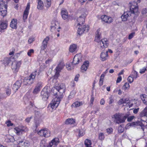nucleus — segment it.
Returning a JSON list of instances; mask_svg holds the SVG:
<instances>
[{"mask_svg": "<svg viewBox=\"0 0 147 147\" xmlns=\"http://www.w3.org/2000/svg\"><path fill=\"white\" fill-rule=\"evenodd\" d=\"M5 140L6 142H16L14 137L9 135H6L5 138Z\"/></svg>", "mask_w": 147, "mask_h": 147, "instance_id": "obj_24", "label": "nucleus"}, {"mask_svg": "<svg viewBox=\"0 0 147 147\" xmlns=\"http://www.w3.org/2000/svg\"><path fill=\"white\" fill-rule=\"evenodd\" d=\"M128 116V114L125 115L122 113H117L113 115L112 118L114 119L116 123L119 124L124 123Z\"/></svg>", "mask_w": 147, "mask_h": 147, "instance_id": "obj_3", "label": "nucleus"}, {"mask_svg": "<svg viewBox=\"0 0 147 147\" xmlns=\"http://www.w3.org/2000/svg\"><path fill=\"white\" fill-rule=\"evenodd\" d=\"M135 34V32H133L131 33L129 35L128 37V38L129 39H131L134 36Z\"/></svg>", "mask_w": 147, "mask_h": 147, "instance_id": "obj_57", "label": "nucleus"}, {"mask_svg": "<svg viewBox=\"0 0 147 147\" xmlns=\"http://www.w3.org/2000/svg\"><path fill=\"white\" fill-rule=\"evenodd\" d=\"M100 31V29L98 28L96 32L95 41L99 43L100 45L102 44V46H105V45L106 46L108 45L109 41L107 40V39L104 38L101 40H100V36L101 35Z\"/></svg>", "mask_w": 147, "mask_h": 147, "instance_id": "obj_5", "label": "nucleus"}, {"mask_svg": "<svg viewBox=\"0 0 147 147\" xmlns=\"http://www.w3.org/2000/svg\"><path fill=\"white\" fill-rule=\"evenodd\" d=\"M28 130V128L26 127L22 126L16 127L13 129L14 132L18 135H22L24 133L27 131Z\"/></svg>", "mask_w": 147, "mask_h": 147, "instance_id": "obj_9", "label": "nucleus"}, {"mask_svg": "<svg viewBox=\"0 0 147 147\" xmlns=\"http://www.w3.org/2000/svg\"><path fill=\"white\" fill-rule=\"evenodd\" d=\"M38 5L37 8L38 9H43L44 4L43 2L41 0H38Z\"/></svg>", "mask_w": 147, "mask_h": 147, "instance_id": "obj_30", "label": "nucleus"}, {"mask_svg": "<svg viewBox=\"0 0 147 147\" xmlns=\"http://www.w3.org/2000/svg\"><path fill=\"white\" fill-rule=\"evenodd\" d=\"M17 20L13 19L10 23V26L13 29H16L17 28Z\"/></svg>", "mask_w": 147, "mask_h": 147, "instance_id": "obj_28", "label": "nucleus"}, {"mask_svg": "<svg viewBox=\"0 0 147 147\" xmlns=\"http://www.w3.org/2000/svg\"><path fill=\"white\" fill-rule=\"evenodd\" d=\"M124 131L123 127H122L121 125L118 128V131L119 133H121Z\"/></svg>", "mask_w": 147, "mask_h": 147, "instance_id": "obj_48", "label": "nucleus"}, {"mask_svg": "<svg viewBox=\"0 0 147 147\" xmlns=\"http://www.w3.org/2000/svg\"><path fill=\"white\" fill-rule=\"evenodd\" d=\"M139 109V108L135 109L133 111L134 113L135 114L137 113L138 112Z\"/></svg>", "mask_w": 147, "mask_h": 147, "instance_id": "obj_64", "label": "nucleus"}, {"mask_svg": "<svg viewBox=\"0 0 147 147\" xmlns=\"http://www.w3.org/2000/svg\"><path fill=\"white\" fill-rule=\"evenodd\" d=\"M85 144L86 147H92L91 142L90 140L87 139L84 142Z\"/></svg>", "mask_w": 147, "mask_h": 147, "instance_id": "obj_35", "label": "nucleus"}, {"mask_svg": "<svg viewBox=\"0 0 147 147\" xmlns=\"http://www.w3.org/2000/svg\"><path fill=\"white\" fill-rule=\"evenodd\" d=\"M106 131L108 134H110L113 132V129L111 127L109 128L106 129Z\"/></svg>", "mask_w": 147, "mask_h": 147, "instance_id": "obj_49", "label": "nucleus"}, {"mask_svg": "<svg viewBox=\"0 0 147 147\" xmlns=\"http://www.w3.org/2000/svg\"><path fill=\"white\" fill-rule=\"evenodd\" d=\"M7 24L4 22H2L0 25V32H1L2 30L5 29L7 27Z\"/></svg>", "mask_w": 147, "mask_h": 147, "instance_id": "obj_33", "label": "nucleus"}, {"mask_svg": "<svg viewBox=\"0 0 147 147\" xmlns=\"http://www.w3.org/2000/svg\"><path fill=\"white\" fill-rule=\"evenodd\" d=\"M19 88V87L15 84L13 85L12 87L13 89L15 91H17Z\"/></svg>", "mask_w": 147, "mask_h": 147, "instance_id": "obj_53", "label": "nucleus"}, {"mask_svg": "<svg viewBox=\"0 0 147 147\" xmlns=\"http://www.w3.org/2000/svg\"><path fill=\"white\" fill-rule=\"evenodd\" d=\"M138 11V8L137 4L134 3L133 4L131 5L130 11H125L124 13L128 18L132 14L134 15V18L135 19L138 16L137 13Z\"/></svg>", "mask_w": 147, "mask_h": 147, "instance_id": "obj_2", "label": "nucleus"}, {"mask_svg": "<svg viewBox=\"0 0 147 147\" xmlns=\"http://www.w3.org/2000/svg\"><path fill=\"white\" fill-rule=\"evenodd\" d=\"M80 75L78 74H77L75 77L74 78V80L76 81L77 82L79 78V77Z\"/></svg>", "mask_w": 147, "mask_h": 147, "instance_id": "obj_60", "label": "nucleus"}, {"mask_svg": "<svg viewBox=\"0 0 147 147\" xmlns=\"http://www.w3.org/2000/svg\"><path fill=\"white\" fill-rule=\"evenodd\" d=\"M70 85L71 86L74 87L75 86L76 84L73 81L71 82Z\"/></svg>", "mask_w": 147, "mask_h": 147, "instance_id": "obj_62", "label": "nucleus"}, {"mask_svg": "<svg viewBox=\"0 0 147 147\" xmlns=\"http://www.w3.org/2000/svg\"><path fill=\"white\" fill-rule=\"evenodd\" d=\"M134 78L131 75H130L127 78V80L130 83H132L134 81Z\"/></svg>", "mask_w": 147, "mask_h": 147, "instance_id": "obj_46", "label": "nucleus"}, {"mask_svg": "<svg viewBox=\"0 0 147 147\" xmlns=\"http://www.w3.org/2000/svg\"><path fill=\"white\" fill-rule=\"evenodd\" d=\"M47 7H49L51 5V0H43Z\"/></svg>", "mask_w": 147, "mask_h": 147, "instance_id": "obj_39", "label": "nucleus"}, {"mask_svg": "<svg viewBox=\"0 0 147 147\" xmlns=\"http://www.w3.org/2000/svg\"><path fill=\"white\" fill-rule=\"evenodd\" d=\"M85 16L84 15H82L80 16L77 19V21L79 23L78 24V25H81L83 24V23L84 22L85 20Z\"/></svg>", "mask_w": 147, "mask_h": 147, "instance_id": "obj_22", "label": "nucleus"}, {"mask_svg": "<svg viewBox=\"0 0 147 147\" xmlns=\"http://www.w3.org/2000/svg\"><path fill=\"white\" fill-rule=\"evenodd\" d=\"M122 80V77L120 76H119L117 80V83H119Z\"/></svg>", "mask_w": 147, "mask_h": 147, "instance_id": "obj_59", "label": "nucleus"}, {"mask_svg": "<svg viewBox=\"0 0 147 147\" xmlns=\"http://www.w3.org/2000/svg\"><path fill=\"white\" fill-rule=\"evenodd\" d=\"M11 93V90L10 88H7L6 90V94L7 96H9Z\"/></svg>", "mask_w": 147, "mask_h": 147, "instance_id": "obj_56", "label": "nucleus"}, {"mask_svg": "<svg viewBox=\"0 0 147 147\" xmlns=\"http://www.w3.org/2000/svg\"><path fill=\"white\" fill-rule=\"evenodd\" d=\"M134 118V116H131L129 117H128L127 118V120L128 121L130 122Z\"/></svg>", "mask_w": 147, "mask_h": 147, "instance_id": "obj_55", "label": "nucleus"}, {"mask_svg": "<svg viewBox=\"0 0 147 147\" xmlns=\"http://www.w3.org/2000/svg\"><path fill=\"white\" fill-rule=\"evenodd\" d=\"M34 40V38H30L28 40V42L30 44Z\"/></svg>", "mask_w": 147, "mask_h": 147, "instance_id": "obj_61", "label": "nucleus"}, {"mask_svg": "<svg viewBox=\"0 0 147 147\" xmlns=\"http://www.w3.org/2000/svg\"><path fill=\"white\" fill-rule=\"evenodd\" d=\"M121 18L123 21H125L127 20L128 18L127 17L125 16L124 13L121 16Z\"/></svg>", "mask_w": 147, "mask_h": 147, "instance_id": "obj_50", "label": "nucleus"}, {"mask_svg": "<svg viewBox=\"0 0 147 147\" xmlns=\"http://www.w3.org/2000/svg\"><path fill=\"white\" fill-rule=\"evenodd\" d=\"M138 102V104L137 106H139L140 105V102L138 100H136V101L134 100H129L128 98H122L120 99L119 101V104H123V105L126 106L127 107L130 108L132 107L133 105V102Z\"/></svg>", "mask_w": 147, "mask_h": 147, "instance_id": "obj_6", "label": "nucleus"}, {"mask_svg": "<svg viewBox=\"0 0 147 147\" xmlns=\"http://www.w3.org/2000/svg\"><path fill=\"white\" fill-rule=\"evenodd\" d=\"M66 67L68 70H70L73 69L74 66L73 64L71 63L67 64L66 65Z\"/></svg>", "mask_w": 147, "mask_h": 147, "instance_id": "obj_37", "label": "nucleus"}, {"mask_svg": "<svg viewBox=\"0 0 147 147\" xmlns=\"http://www.w3.org/2000/svg\"><path fill=\"white\" fill-rule=\"evenodd\" d=\"M82 56L81 54H76L74 57L73 63L75 65L78 64L79 62L82 61Z\"/></svg>", "mask_w": 147, "mask_h": 147, "instance_id": "obj_15", "label": "nucleus"}, {"mask_svg": "<svg viewBox=\"0 0 147 147\" xmlns=\"http://www.w3.org/2000/svg\"><path fill=\"white\" fill-rule=\"evenodd\" d=\"M4 0H1L0 1V6L4 7L5 6H7V3L4 1Z\"/></svg>", "mask_w": 147, "mask_h": 147, "instance_id": "obj_45", "label": "nucleus"}, {"mask_svg": "<svg viewBox=\"0 0 147 147\" xmlns=\"http://www.w3.org/2000/svg\"><path fill=\"white\" fill-rule=\"evenodd\" d=\"M78 50L77 47H70L69 51L71 53L76 52Z\"/></svg>", "mask_w": 147, "mask_h": 147, "instance_id": "obj_38", "label": "nucleus"}, {"mask_svg": "<svg viewBox=\"0 0 147 147\" xmlns=\"http://www.w3.org/2000/svg\"><path fill=\"white\" fill-rule=\"evenodd\" d=\"M147 115V106L140 113V117H143L146 116Z\"/></svg>", "mask_w": 147, "mask_h": 147, "instance_id": "obj_32", "label": "nucleus"}, {"mask_svg": "<svg viewBox=\"0 0 147 147\" xmlns=\"http://www.w3.org/2000/svg\"><path fill=\"white\" fill-rule=\"evenodd\" d=\"M50 91L49 89L47 87H45L41 91V96L42 99L44 100H46L48 99Z\"/></svg>", "mask_w": 147, "mask_h": 147, "instance_id": "obj_13", "label": "nucleus"}, {"mask_svg": "<svg viewBox=\"0 0 147 147\" xmlns=\"http://www.w3.org/2000/svg\"><path fill=\"white\" fill-rule=\"evenodd\" d=\"M21 64L20 61H13L11 68L14 73H16L18 71Z\"/></svg>", "mask_w": 147, "mask_h": 147, "instance_id": "obj_10", "label": "nucleus"}, {"mask_svg": "<svg viewBox=\"0 0 147 147\" xmlns=\"http://www.w3.org/2000/svg\"><path fill=\"white\" fill-rule=\"evenodd\" d=\"M108 57L107 52H102L100 54L101 60L102 61H105L107 60Z\"/></svg>", "mask_w": 147, "mask_h": 147, "instance_id": "obj_23", "label": "nucleus"}, {"mask_svg": "<svg viewBox=\"0 0 147 147\" xmlns=\"http://www.w3.org/2000/svg\"><path fill=\"white\" fill-rule=\"evenodd\" d=\"M60 28V27L59 26V24L57 22L53 21L51 22V30L53 32L55 29Z\"/></svg>", "mask_w": 147, "mask_h": 147, "instance_id": "obj_16", "label": "nucleus"}, {"mask_svg": "<svg viewBox=\"0 0 147 147\" xmlns=\"http://www.w3.org/2000/svg\"><path fill=\"white\" fill-rule=\"evenodd\" d=\"M30 5L29 4H28L27 7L24 12L23 19L24 21L26 20L28 16V11L30 9Z\"/></svg>", "mask_w": 147, "mask_h": 147, "instance_id": "obj_19", "label": "nucleus"}, {"mask_svg": "<svg viewBox=\"0 0 147 147\" xmlns=\"http://www.w3.org/2000/svg\"><path fill=\"white\" fill-rule=\"evenodd\" d=\"M76 92L75 91H71L69 96L68 98L69 99H70L73 98L75 96Z\"/></svg>", "mask_w": 147, "mask_h": 147, "instance_id": "obj_43", "label": "nucleus"}, {"mask_svg": "<svg viewBox=\"0 0 147 147\" xmlns=\"http://www.w3.org/2000/svg\"><path fill=\"white\" fill-rule=\"evenodd\" d=\"M89 30V27L88 26H83L81 28L79 27L78 28L77 33L78 34L80 35L83 33H86L88 32Z\"/></svg>", "mask_w": 147, "mask_h": 147, "instance_id": "obj_14", "label": "nucleus"}, {"mask_svg": "<svg viewBox=\"0 0 147 147\" xmlns=\"http://www.w3.org/2000/svg\"><path fill=\"white\" fill-rule=\"evenodd\" d=\"M146 70V68L144 67L142 69H140V72L141 74H143L145 72Z\"/></svg>", "mask_w": 147, "mask_h": 147, "instance_id": "obj_58", "label": "nucleus"}, {"mask_svg": "<svg viewBox=\"0 0 147 147\" xmlns=\"http://www.w3.org/2000/svg\"><path fill=\"white\" fill-rule=\"evenodd\" d=\"M130 88L129 84L126 82L124 84L122 88V89L124 91L128 90Z\"/></svg>", "mask_w": 147, "mask_h": 147, "instance_id": "obj_34", "label": "nucleus"}, {"mask_svg": "<svg viewBox=\"0 0 147 147\" xmlns=\"http://www.w3.org/2000/svg\"><path fill=\"white\" fill-rule=\"evenodd\" d=\"M38 134L41 136L46 138L49 137L51 136L50 131L46 128L41 129L38 132Z\"/></svg>", "mask_w": 147, "mask_h": 147, "instance_id": "obj_11", "label": "nucleus"}, {"mask_svg": "<svg viewBox=\"0 0 147 147\" xmlns=\"http://www.w3.org/2000/svg\"><path fill=\"white\" fill-rule=\"evenodd\" d=\"M40 85L37 86L33 90V92L34 94H37L40 91Z\"/></svg>", "mask_w": 147, "mask_h": 147, "instance_id": "obj_36", "label": "nucleus"}, {"mask_svg": "<svg viewBox=\"0 0 147 147\" xmlns=\"http://www.w3.org/2000/svg\"><path fill=\"white\" fill-rule=\"evenodd\" d=\"M13 57H9L4 58L3 60V63L5 66L7 65L11 61H13Z\"/></svg>", "mask_w": 147, "mask_h": 147, "instance_id": "obj_21", "label": "nucleus"}, {"mask_svg": "<svg viewBox=\"0 0 147 147\" xmlns=\"http://www.w3.org/2000/svg\"><path fill=\"white\" fill-rule=\"evenodd\" d=\"M98 138L101 140H104L105 138V136L103 133H100L98 134Z\"/></svg>", "mask_w": 147, "mask_h": 147, "instance_id": "obj_44", "label": "nucleus"}, {"mask_svg": "<svg viewBox=\"0 0 147 147\" xmlns=\"http://www.w3.org/2000/svg\"><path fill=\"white\" fill-rule=\"evenodd\" d=\"M140 98L145 104H147V96L145 94H142L140 95Z\"/></svg>", "mask_w": 147, "mask_h": 147, "instance_id": "obj_29", "label": "nucleus"}, {"mask_svg": "<svg viewBox=\"0 0 147 147\" xmlns=\"http://www.w3.org/2000/svg\"><path fill=\"white\" fill-rule=\"evenodd\" d=\"M49 39V36L47 37L43 40L42 42V44L44 46H47V42Z\"/></svg>", "mask_w": 147, "mask_h": 147, "instance_id": "obj_41", "label": "nucleus"}, {"mask_svg": "<svg viewBox=\"0 0 147 147\" xmlns=\"http://www.w3.org/2000/svg\"><path fill=\"white\" fill-rule=\"evenodd\" d=\"M83 103L82 102L76 101L72 105V106L74 107H77L82 105Z\"/></svg>", "mask_w": 147, "mask_h": 147, "instance_id": "obj_31", "label": "nucleus"}, {"mask_svg": "<svg viewBox=\"0 0 147 147\" xmlns=\"http://www.w3.org/2000/svg\"><path fill=\"white\" fill-rule=\"evenodd\" d=\"M36 71L33 72L29 77L25 78L23 81L24 84L27 85L32 84L36 75Z\"/></svg>", "mask_w": 147, "mask_h": 147, "instance_id": "obj_7", "label": "nucleus"}, {"mask_svg": "<svg viewBox=\"0 0 147 147\" xmlns=\"http://www.w3.org/2000/svg\"><path fill=\"white\" fill-rule=\"evenodd\" d=\"M59 143V139L58 138H55L50 142L48 145L45 140H42L40 143V147H56Z\"/></svg>", "mask_w": 147, "mask_h": 147, "instance_id": "obj_4", "label": "nucleus"}, {"mask_svg": "<svg viewBox=\"0 0 147 147\" xmlns=\"http://www.w3.org/2000/svg\"><path fill=\"white\" fill-rule=\"evenodd\" d=\"M65 64L63 61H61L58 64V66L55 69V73L54 76L55 78H57L59 76V72L61 71L63 69Z\"/></svg>", "mask_w": 147, "mask_h": 147, "instance_id": "obj_12", "label": "nucleus"}, {"mask_svg": "<svg viewBox=\"0 0 147 147\" xmlns=\"http://www.w3.org/2000/svg\"><path fill=\"white\" fill-rule=\"evenodd\" d=\"M100 103L101 105H103L105 103V101L103 98L101 99L100 100Z\"/></svg>", "mask_w": 147, "mask_h": 147, "instance_id": "obj_63", "label": "nucleus"}, {"mask_svg": "<svg viewBox=\"0 0 147 147\" xmlns=\"http://www.w3.org/2000/svg\"><path fill=\"white\" fill-rule=\"evenodd\" d=\"M138 72L134 70L132 71L130 75H131L134 79H136L138 77Z\"/></svg>", "mask_w": 147, "mask_h": 147, "instance_id": "obj_40", "label": "nucleus"}, {"mask_svg": "<svg viewBox=\"0 0 147 147\" xmlns=\"http://www.w3.org/2000/svg\"><path fill=\"white\" fill-rule=\"evenodd\" d=\"M0 9V14L3 17L6 15L7 14V11L5 10V9L4 10H2V9Z\"/></svg>", "mask_w": 147, "mask_h": 147, "instance_id": "obj_42", "label": "nucleus"}, {"mask_svg": "<svg viewBox=\"0 0 147 147\" xmlns=\"http://www.w3.org/2000/svg\"><path fill=\"white\" fill-rule=\"evenodd\" d=\"M5 123L6 124L7 126L8 127H10L13 125V124L11 123L10 120H8L5 122Z\"/></svg>", "mask_w": 147, "mask_h": 147, "instance_id": "obj_47", "label": "nucleus"}, {"mask_svg": "<svg viewBox=\"0 0 147 147\" xmlns=\"http://www.w3.org/2000/svg\"><path fill=\"white\" fill-rule=\"evenodd\" d=\"M66 89L65 84H61L58 87L54 88L51 90V93L56 97L54 98L49 105L48 108L52 110L55 109L58 106L61 99L63 98Z\"/></svg>", "mask_w": 147, "mask_h": 147, "instance_id": "obj_1", "label": "nucleus"}, {"mask_svg": "<svg viewBox=\"0 0 147 147\" xmlns=\"http://www.w3.org/2000/svg\"><path fill=\"white\" fill-rule=\"evenodd\" d=\"M89 65V62L88 61H85L81 67V70L82 72H84L87 70Z\"/></svg>", "mask_w": 147, "mask_h": 147, "instance_id": "obj_20", "label": "nucleus"}, {"mask_svg": "<svg viewBox=\"0 0 147 147\" xmlns=\"http://www.w3.org/2000/svg\"><path fill=\"white\" fill-rule=\"evenodd\" d=\"M101 18L102 21L108 23H110L112 21L111 18H109L105 15L101 16Z\"/></svg>", "mask_w": 147, "mask_h": 147, "instance_id": "obj_18", "label": "nucleus"}, {"mask_svg": "<svg viewBox=\"0 0 147 147\" xmlns=\"http://www.w3.org/2000/svg\"><path fill=\"white\" fill-rule=\"evenodd\" d=\"M34 52V50L33 49H30L28 51L27 54L28 56H31V55Z\"/></svg>", "mask_w": 147, "mask_h": 147, "instance_id": "obj_52", "label": "nucleus"}, {"mask_svg": "<svg viewBox=\"0 0 147 147\" xmlns=\"http://www.w3.org/2000/svg\"><path fill=\"white\" fill-rule=\"evenodd\" d=\"M107 70L103 73L100 76L99 82V84L100 86H102L103 84V82L104 80V78L107 73Z\"/></svg>", "mask_w": 147, "mask_h": 147, "instance_id": "obj_25", "label": "nucleus"}, {"mask_svg": "<svg viewBox=\"0 0 147 147\" xmlns=\"http://www.w3.org/2000/svg\"><path fill=\"white\" fill-rule=\"evenodd\" d=\"M147 125V122L146 121L142 120H141L140 121H138L137 122H133L131 123H129L127 125L128 126H140L143 131H144V129L146 128Z\"/></svg>", "mask_w": 147, "mask_h": 147, "instance_id": "obj_8", "label": "nucleus"}, {"mask_svg": "<svg viewBox=\"0 0 147 147\" xmlns=\"http://www.w3.org/2000/svg\"><path fill=\"white\" fill-rule=\"evenodd\" d=\"M61 14L62 18L64 20H66L68 18V13L66 10H62L61 11Z\"/></svg>", "mask_w": 147, "mask_h": 147, "instance_id": "obj_27", "label": "nucleus"}, {"mask_svg": "<svg viewBox=\"0 0 147 147\" xmlns=\"http://www.w3.org/2000/svg\"><path fill=\"white\" fill-rule=\"evenodd\" d=\"M65 123L66 124L74 125L76 123V121L73 118H68L66 120Z\"/></svg>", "mask_w": 147, "mask_h": 147, "instance_id": "obj_26", "label": "nucleus"}, {"mask_svg": "<svg viewBox=\"0 0 147 147\" xmlns=\"http://www.w3.org/2000/svg\"><path fill=\"white\" fill-rule=\"evenodd\" d=\"M17 143H18L17 147H28L29 145L28 142H24L22 141H18Z\"/></svg>", "mask_w": 147, "mask_h": 147, "instance_id": "obj_17", "label": "nucleus"}, {"mask_svg": "<svg viewBox=\"0 0 147 147\" xmlns=\"http://www.w3.org/2000/svg\"><path fill=\"white\" fill-rule=\"evenodd\" d=\"M22 82L21 81H17L14 84L16 85L19 88L21 86V85Z\"/></svg>", "mask_w": 147, "mask_h": 147, "instance_id": "obj_54", "label": "nucleus"}, {"mask_svg": "<svg viewBox=\"0 0 147 147\" xmlns=\"http://www.w3.org/2000/svg\"><path fill=\"white\" fill-rule=\"evenodd\" d=\"M85 133L84 131L82 130H80L79 131V135L80 136H82L84 135Z\"/></svg>", "mask_w": 147, "mask_h": 147, "instance_id": "obj_51", "label": "nucleus"}]
</instances>
